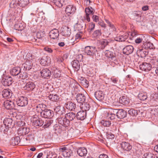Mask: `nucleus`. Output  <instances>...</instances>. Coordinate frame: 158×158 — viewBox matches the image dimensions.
Segmentation results:
<instances>
[{
	"label": "nucleus",
	"instance_id": "1",
	"mask_svg": "<svg viewBox=\"0 0 158 158\" xmlns=\"http://www.w3.org/2000/svg\"><path fill=\"white\" fill-rule=\"evenodd\" d=\"M85 55L92 58L96 57V53L97 51L95 47L92 46H87L84 49Z\"/></svg>",
	"mask_w": 158,
	"mask_h": 158
},
{
	"label": "nucleus",
	"instance_id": "2",
	"mask_svg": "<svg viewBox=\"0 0 158 158\" xmlns=\"http://www.w3.org/2000/svg\"><path fill=\"white\" fill-rule=\"evenodd\" d=\"M104 54L107 59L110 61H112L110 65H113L114 63L113 62V61H114L116 60L115 53L113 50H106L104 52Z\"/></svg>",
	"mask_w": 158,
	"mask_h": 158
},
{
	"label": "nucleus",
	"instance_id": "3",
	"mask_svg": "<svg viewBox=\"0 0 158 158\" xmlns=\"http://www.w3.org/2000/svg\"><path fill=\"white\" fill-rule=\"evenodd\" d=\"M31 121L32 123V125L36 128L41 127L44 124V121L35 115L33 116Z\"/></svg>",
	"mask_w": 158,
	"mask_h": 158
},
{
	"label": "nucleus",
	"instance_id": "4",
	"mask_svg": "<svg viewBox=\"0 0 158 158\" xmlns=\"http://www.w3.org/2000/svg\"><path fill=\"white\" fill-rule=\"evenodd\" d=\"M59 151L62 152V155L64 157H70L73 155L72 151L66 147H64L59 148Z\"/></svg>",
	"mask_w": 158,
	"mask_h": 158
},
{
	"label": "nucleus",
	"instance_id": "5",
	"mask_svg": "<svg viewBox=\"0 0 158 158\" xmlns=\"http://www.w3.org/2000/svg\"><path fill=\"white\" fill-rule=\"evenodd\" d=\"M17 105L20 106H24L28 103V98L25 97L21 96L19 97L16 100Z\"/></svg>",
	"mask_w": 158,
	"mask_h": 158
},
{
	"label": "nucleus",
	"instance_id": "6",
	"mask_svg": "<svg viewBox=\"0 0 158 158\" xmlns=\"http://www.w3.org/2000/svg\"><path fill=\"white\" fill-rule=\"evenodd\" d=\"M41 116L44 118H50L53 117L54 115L53 111L48 109H45L40 112Z\"/></svg>",
	"mask_w": 158,
	"mask_h": 158
},
{
	"label": "nucleus",
	"instance_id": "7",
	"mask_svg": "<svg viewBox=\"0 0 158 158\" xmlns=\"http://www.w3.org/2000/svg\"><path fill=\"white\" fill-rule=\"evenodd\" d=\"M57 120L58 123L64 127H68L69 125V121L65 117V115L64 117L60 115V116L57 118Z\"/></svg>",
	"mask_w": 158,
	"mask_h": 158
},
{
	"label": "nucleus",
	"instance_id": "8",
	"mask_svg": "<svg viewBox=\"0 0 158 158\" xmlns=\"http://www.w3.org/2000/svg\"><path fill=\"white\" fill-rule=\"evenodd\" d=\"M13 79L11 77L9 76H5L2 79V82L4 86H9L12 83Z\"/></svg>",
	"mask_w": 158,
	"mask_h": 158
},
{
	"label": "nucleus",
	"instance_id": "9",
	"mask_svg": "<svg viewBox=\"0 0 158 158\" xmlns=\"http://www.w3.org/2000/svg\"><path fill=\"white\" fill-rule=\"evenodd\" d=\"M76 10V9L75 6L69 5L66 6L65 11L67 15L69 16L71 15H73L75 13Z\"/></svg>",
	"mask_w": 158,
	"mask_h": 158
},
{
	"label": "nucleus",
	"instance_id": "10",
	"mask_svg": "<svg viewBox=\"0 0 158 158\" xmlns=\"http://www.w3.org/2000/svg\"><path fill=\"white\" fill-rule=\"evenodd\" d=\"M61 33L65 37H69L71 34V30L68 27L65 26L61 28Z\"/></svg>",
	"mask_w": 158,
	"mask_h": 158
},
{
	"label": "nucleus",
	"instance_id": "11",
	"mask_svg": "<svg viewBox=\"0 0 158 158\" xmlns=\"http://www.w3.org/2000/svg\"><path fill=\"white\" fill-rule=\"evenodd\" d=\"M3 105L7 109H12L14 108L15 104L13 101L6 100L4 102Z\"/></svg>",
	"mask_w": 158,
	"mask_h": 158
},
{
	"label": "nucleus",
	"instance_id": "12",
	"mask_svg": "<svg viewBox=\"0 0 158 158\" xmlns=\"http://www.w3.org/2000/svg\"><path fill=\"white\" fill-rule=\"evenodd\" d=\"M40 73L41 76L44 78L49 79L51 75L50 71L48 69H43Z\"/></svg>",
	"mask_w": 158,
	"mask_h": 158
},
{
	"label": "nucleus",
	"instance_id": "13",
	"mask_svg": "<svg viewBox=\"0 0 158 158\" xmlns=\"http://www.w3.org/2000/svg\"><path fill=\"white\" fill-rule=\"evenodd\" d=\"M33 63L31 60H27L22 65L24 70L27 71L31 69L33 66Z\"/></svg>",
	"mask_w": 158,
	"mask_h": 158
},
{
	"label": "nucleus",
	"instance_id": "14",
	"mask_svg": "<svg viewBox=\"0 0 158 158\" xmlns=\"http://www.w3.org/2000/svg\"><path fill=\"white\" fill-rule=\"evenodd\" d=\"M139 68L142 71L148 72L150 70L152 66L151 64L147 63H144L139 66Z\"/></svg>",
	"mask_w": 158,
	"mask_h": 158
},
{
	"label": "nucleus",
	"instance_id": "15",
	"mask_svg": "<svg viewBox=\"0 0 158 158\" xmlns=\"http://www.w3.org/2000/svg\"><path fill=\"white\" fill-rule=\"evenodd\" d=\"M143 48H139L137 51V54L139 56L141 57H145L148 54V52Z\"/></svg>",
	"mask_w": 158,
	"mask_h": 158
},
{
	"label": "nucleus",
	"instance_id": "16",
	"mask_svg": "<svg viewBox=\"0 0 158 158\" xmlns=\"http://www.w3.org/2000/svg\"><path fill=\"white\" fill-rule=\"evenodd\" d=\"M59 35V31L56 28L52 30L49 32L50 37L53 39H57L58 38Z\"/></svg>",
	"mask_w": 158,
	"mask_h": 158
},
{
	"label": "nucleus",
	"instance_id": "17",
	"mask_svg": "<svg viewBox=\"0 0 158 158\" xmlns=\"http://www.w3.org/2000/svg\"><path fill=\"white\" fill-rule=\"evenodd\" d=\"M105 94L102 91L98 90L94 93V96L98 100L101 101L104 99Z\"/></svg>",
	"mask_w": 158,
	"mask_h": 158
},
{
	"label": "nucleus",
	"instance_id": "18",
	"mask_svg": "<svg viewBox=\"0 0 158 158\" xmlns=\"http://www.w3.org/2000/svg\"><path fill=\"white\" fill-rule=\"evenodd\" d=\"M76 115V118L77 119L83 120L86 118V112L83 110L80 111L77 113Z\"/></svg>",
	"mask_w": 158,
	"mask_h": 158
},
{
	"label": "nucleus",
	"instance_id": "19",
	"mask_svg": "<svg viewBox=\"0 0 158 158\" xmlns=\"http://www.w3.org/2000/svg\"><path fill=\"white\" fill-rule=\"evenodd\" d=\"M12 93L11 90L9 89H3L2 92V95L3 97L9 98L11 97Z\"/></svg>",
	"mask_w": 158,
	"mask_h": 158
},
{
	"label": "nucleus",
	"instance_id": "20",
	"mask_svg": "<svg viewBox=\"0 0 158 158\" xmlns=\"http://www.w3.org/2000/svg\"><path fill=\"white\" fill-rule=\"evenodd\" d=\"M121 145L122 148L124 151H129L132 148V146L128 142H123Z\"/></svg>",
	"mask_w": 158,
	"mask_h": 158
},
{
	"label": "nucleus",
	"instance_id": "21",
	"mask_svg": "<svg viewBox=\"0 0 158 158\" xmlns=\"http://www.w3.org/2000/svg\"><path fill=\"white\" fill-rule=\"evenodd\" d=\"M35 85L32 81H29L26 83L25 86L24 87V89L28 91H32L35 88Z\"/></svg>",
	"mask_w": 158,
	"mask_h": 158
},
{
	"label": "nucleus",
	"instance_id": "22",
	"mask_svg": "<svg viewBox=\"0 0 158 158\" xmlns=\"http://www.w3.org/2000/svg\"><path fill=\"white\" fill-rule=\"evenodd\" d=\"M134 50L133 47L131 45H128L126 46L123 49V53L124 54L128 55L131 54Z\"/></svg>",
	"mask_w": 158,
	"mask_h": 158
},
{
	"label": "nucleus",
	"instance_id": "23",
	"mask_svg": "<svg viewBox=\"0 0 158 158\" xmlns=\"http://www.w3.org/2000/svg\"><path fill=\"white\" fill-rule=\"evenodd\" d=\"M86 25L83 21H78L74 26L77 30H81L85 28Z\"/></svg>",
	"mask_w": 158,
	"mask_h": 158
},
{
	"label": "nucleus",
	"instance_id": "24",
	"mask_svg": "<svg viewBox=\"0 0 158 158\" xmlns=\"http://www.w3.org/2000/svg\"><path fill=\"white\" fill-rule=\"evenodd\" d=\"M30 132V129L27 127L19 128L18 131V133L19 135H26Z\"/></svg>",
	"mask_w": 158,
	"mask_h": 158
},
{
	"label": "nucleus",
	"instance_id": "25",
	"mask_svg": "<svg viewBox=\"0 0 158 158\" xmlns=\"http://www.w3.org/2000/svg\"><path fill=\"white\" fill-rule=\"evenodd\" d=\"M65 107L68 110H74L76 107L75 103L71 101H69L65 103Z\"/></svg>",
	"mask_w": 158,
	"mask_h": 158
},
{
	"label": "nucleus",
	"instance_id": "26",
	"mask_svg": "<svg viewBox=\"0 0 158 158\" xmlns=\"http://www.w3.org/2000/svg\"><path fill=\"white\" fill-rule=\"evenodd\" d=\"M21 69L19 67H15L12 68L10 70V73L12 76H19L21 73Z\"/></svg>",
	"mask_w": 158,
	"mask_h": 158
},
{
	"label": "nucleus",
	"instance_id": "27",
	"mask_svg": "<svg viewBox=\"0 0 158 158\" xmlns=\"http://www.w3.org/2000/svg\"><path fill=\"white\" fill-rule=\"evenodd\" d=\"M119 102L120 103L124 105H127L130 102L129 98L126 96H123L119 99Z\"/></svg>",
	"mask_w": 158,
	"mask_h": 158
},
{
	"label": "nucleus",
	"instance_id": "28",
	"mask_svg": "<svg viewBox=\"0 0 158 158\" xmlns=\"http://www.w3.org/2000/svg\"><path fill=\"white\" fill-rule=\"evenodd\" d=\"M127 113L123 109H119L118 110L117 116L118 118L122 119L126 116Z\"/></svg>",
	"mask_w": 158,
	"mask_h": 158
},
{
	"label": "nucleus",
	"instance_id": "29",
	"mask_svg": "<svg viewBox=\"0 0 158 158\" xmlns=\"http://www.w3.org/2000/svg\"><path fill=\"white\" fill-rule=\"evenodd\" d=\"M65 115L70 123V121H73L76 118V114L73 112H69L66 114Z\"/></svg>",
	"mask_w": 158,
	"mask_h": 158
},
{
	"label": "nucleus",
	"instance_id": "30",
	"mask_svg": "<svg viewBox=\"0 0 158 158\" xmlns=\"http://www.w3.org/2000/svg\"><path fill=\"white\" fill-rule=\"evenodd\" d=\"M19 6V0H12L10 4V7L12 9L16 10Z\"/></svg>",
	"mask_w": 158,
	"mask_h": 158
},
{
	"label": "nucleus",
	"instance_id": "31",
	"mask_svg": "<svg viewBox=\"0 0 158 158\" xmlns=\"http://www.w3.org/2000/svg\"><path fill=\"white\" fill-rule=\"evenodd\" d=\"M76 98L78 102L82 103L85 100V97L84 94H79L77 95Z\"/></svg>",
	"mask_w": 158,
	"mask_h": 158
},
{
	"label": "nucleus",
	"instance_id": "32",
	"mask_svg": "<svg viewBox=\"0 0 158 158\" xmlns=\"http://www.w3.org/2000/svg\"><path fill=\"white\" fill-rule=\"evenodd\" d=\"M77 154L81 156H85L87 153V149L84 147H81L79 148L77 150Z\"/></svg>",
	"mask_w": 158,
	"mask_h": 158
},
{
	"label": "nucleus",
	"instance_id": "33",
	"mask_svg": "<svg viewBox=\"0 0 158 158\" xmlns=\"http://www.w3.org/2000/svg\"><path fill=\"white\" fill-rule=\"evenodd\" d=\"M13 120L11 118H6L3 121V123L7 127L9 128L13 127L14 126L12 125Z\"/></svg>",
	"mask_w": 158,
	"mask_h": 158
},
{
	"label": "nucleus",
	"instance_id": "34",
	"mask_svg": "<svg viewBox=\"0 0 158 158\" xmlns=\"http://www.w3.org/2000/svg\"><path fill=\"white\" fill-rule=\"evenodd\" d=\"M55 112L57 114L61 115L64 113V107L60 106H57L54 109Z\"/></svg>",
	"mask_w": 158,
	"mask_h": 158
},
{
	"label": "nucleus",
	"instance_id": "35",
	"mask_svg": "<svg viewBox=\"0 0 158 158\" xmlns=\"http://www.w3.org/2000/svg\"><path fill=\"white\" fill-rule=\"evenodd\" d=\"M72 67L75 69V70L77 71L80 68V64L79 60H74L71 63Z\"/></svg>",
	"mask_w": 158,
	"mask_h": 158
},
{
	"label": "nucleus",
	"instance_id": "36",
	"mask_svg": "<svg viewBox=\"0 0 158 158\" xmlns=\"http://www.w3.org/2000/svg\"><path fill=\"white\" fill-rule=\"evenodd\" d=\"M50 62V60L48 57H42L41 59L40 63L42 65L45 66L48 65Z\"/></svg>",
	"mask_w": 158,
	"mask_h": 158
},
{
	"label": "nucleus",
	"instance_id": "37",
	"mask_svg": "<svg viewBox=\"0 0 158 158\" xmlns=\"http://www.w3.org/2000/svg\"><path fill=\"white\" fill-rule=\"evenodd\" d=\"M102 32L101 29L96 30L94 31L92 34V37L95 39H98L101 36Z\"/></svg>",
	"mask_w": 158,
	"mask_h": 158
},
{
	"label": "nucleus",
	"instance_id": "38",
	"mask_svg": "<svg viewBox=\"0 0 158 158\" xmlns=\"http://www.w3.org/2000/svg\"><path fill=\"white\" fill-rule=\"evenodd\" d=\"M128 38V35L127 34H124L122 35H119L115 38V40L118 41H124Z\"/></svg>",
	"mask_w": 158,
	"mask_h": 158
},
{
	"label": "nucleus",
	"instance_id": "39",
	"mask_svg": "<svg viewBox=\"0 0 158 158\" xmlns=\"http://www.w3.org/2000/svg\"><path fill=\"white\" fill-rule=\"evenodd\" d=\"M46 106L44 104H40L36 106L35 108L37 111L40 113L41 112L43 111L46 109Z\"/></svg>",
	"mask_w": 158,
	"mask_h": 158
},
{
	"label": "nucleus",
	"instance_id": "40",
	"mask_svg": "<svg viewBox=\"0 0 158 158\" xmlns=\"http://www.w3.org/2000/svg\"><path fill=\"white\" fill-rule=\"evenodd\" d=\"M78 81L82 85H84L85 87H88L89 86V81L85 77H81L79 78Z\"/></svg>",
	"mask_w": 158,
	"mask_h": 158
},
{
	"label": "nucleus",
	"instance_id": "41",
	"mask_svg": "<svg viewBox=\"0 0 158 158\" xmlns=\"http://www.w3.org/2000/svg\"><path fill=\"white\" fill-rule=\"evenodd\" d=\"M10 142L12 144L13 146L19 145L20 142L19 137L15 136L14 137L13 139H12L11 140Z\"/></svg>",
	"mask_w": 158,
	"mask_h": 158
},
{
	"label": "nucleus",
	"instance_id": "42",
	"mask_svg": "<svg viewBox=\"0 0 158 158\" xmlns=\"http://www.w3.org/2000/svg\"><path fill=\"white\" fill-rule=\"evenodd\" d=\"M146 49H153L155 48V47L153 44L151 42L144 43L142 47Z\"/></svg>",
	"mask_w": 158,
	"mask_h": 158
},
{
	"label": "nucleus",
	"instance_id": "43",
	"mask_svg": "<svg viewBox=\"0 0 158 158\" xmlns=\"http://www.w3.org/2000/svg\"><path fill=\"white\" fill-rule=\"evenodd\" d=\"M49 99L51 101L57 102L59 99V96L56 94H50L48 96Z\"/></svg>",
	"mask_w": 158,
	"mask_h": 158
},
{
	"label": "nucleus",
	"instance_id": "44",
	"mask_svg": "<svg viewBox=\"0 0 158 158\" xmlns=\"http://www.w3.org/2000/svg\"><path fill=\"white\" fill-rule=\"evenodd\" d=\"M82 110L84 111H85L86 112V111L88 110L90 108V106L88 102H83L82 103L81 106Z\"/></svg>",
	"mask_w": 158,
	"mask_h": 158
},
{
	"label": "nucleus",
	"instance_id": "45",
	"mask_svg": "<svg viewBox=\"0 0 158 158\" xmlns=\"http://www.w3.org/2000/svg\"><path fill=\"white\" fill-rule=\"evenodd\" d=\"M138 98L141 100H145L147 98V93L144 92L139 93L138 95Z\"/></svg>",
	"mask_w": 158,
	"mask_h": 158
},
{
	"label": "nucleus",
	"instance_id": "46",
	"mask_svg": "<svg viewBox=\"0 0 158 158\" xmlns=\"http://www.w3.org/2000/svg\"><path fill=\"white\" fill-rule=\"evenodd\" d=\"M100 123L101 125L105 127H109L111 125V122L108 120H103Z\"/></svg>",
	"mask_w": 158,
	"mask_h": 158
},
{
	"label": "nucleus",
	"instance_id": "47",
	"mask_svg": "<svg viewBox=\"0 0 158 158\" xmlns=\"http://www.w3.org/2000/svg\"><path fill=\"white\" fill-rule=\"evenodd\" d=\"M46 155V158H54V157H55L56 155L53 153L52 152L46 151L44 154V155Z\"/></svg>",
	"mask_w": 158,
	"mask_h": 158
},
{
	"label": "nucleus",
	"instance_id": "48",
	"mask_svg": "<svg viewBox=\"0 0 158 158\" xmlns=\"http://www.w3.org/2000/svg\"><path fill=\"white\" fill-rule=\"evenodd\" d=\"M85 14L89 15L90 14L93 15L95 12V10L91 7L90 8L87 7L85 9Z\"/></svg>",
	"mask_w": 158,
	"mask_h": 158
},
{
	"label": "nucleus",
	"instance_id": "49",
	"mask_svg": "<svg viewBox=\"0 0 158 158\" xmlns=\"http://www.w3.org/2000/svg\"><path fill=\"white\" fill-rule=\"evenodd\" d=\"M53 120L51 119H48L46 120L44 122V125L43 126V127L46 128L48 127L53 123Z\"/></svg>",
	"mask_w": 158,
	"mask_h": 158
},
{
	"label": "nucleus",
	"instance_id": "50",
	"mask_svg": "<svg viewBox=\"0 0 158 158\" xmlns=\"http://www.w3.org/2000/svg\"><path fill=\"white\" fill-rule=\"evenodd\" d=\"M9 128L7 127L4 123L0 127V131L5 134H6L8 131Z\"/></svg>",
	"mask_w": 158,
	"mask_h": 158
},
{
	"label": "nucleus",
	"instance_id": "51",
	"mask_svg": "<svg viewBox=\"0 0 158 158\" xmlns=\"http://www.w3.org/2000/svg\"><path fill=\"white\" fill-rule=\"evenodd\" d=\"M19 6L22 7H25L29 3V0H19Z\"/></svg>",
	"mask_w": 158,
	"mask_h": 158
},
{
	"label": "nucleus",
	"instance_id": "52",
	"mask_svg": "<svg viewBox=\"0 0 158 158\" xmlns=\"http://www.w3.org/2000/svg\"><path fill=\"white\" fill-rule=\"evenodd\" d=\"M45 35V32L44 31H37L36 33V36L37 38L39 39H40L42 37H44Z\"/></svg>",
	"mask_w": 158,
	"mask_h": 158
},
{
	"label": "nucleus",
	"instance_id": "53",
	"mask_svg": "<svg viewBox=\"0 0 158 158\" xmlns=\"http://www.w3.org/2000/svg\"><path fill=\"white\" fill-rule=\"evenodd\" d=\"M128 113L132 116H136L138 114V111L136 110L131 109L128 111Z\"/></svg>",
	"mask_w": 158,
	"mask_h": 158
},
{
	"label": "nucleus",
	"instance_id": "54",
	"mask_svg": "<svg viewBox=\"0 0 158 158\" xmlns=\"http://www.w3.org/2000/svg\"><path fill=\"white\" fill-rule=\"evenodd\" d=\"M143 158H155V156L151 153H146L143 155Z\"/></svg>",
	"mask_w": 158,
	"mask_h": 158
},
{
	"label": "nucleus",
	"instance_id": "55",
	"mask_svg": "<svg viewBox=\"0 0 158 158\" xmlns=\"http://www.w3.org/2000/svg\"><path fill=\"white\" fill-rule=\"evenodd\" d=\"M105 21L108 26L112 29L113 31H116V29L115 27L114 24H112L108 20L105 19Z\"/></svg>",
	"mask_w": 158,
	"mask_h": 158
},
{
	"label": "nucleus",
	"instance_id": "56",
	"mask_svg": "<svg viewBox=\"0 0 158 158\" xmlns=\"http://www.w3.org/2000/svg\"><path fill=\"white\" fill-rule=\"evenodd\" d=\"M18 76L19 78L22 79H24L27 77L28 75L27 73L26 72H23V73H22L21 72Z\"/></svg>",
	"mask_w": 158,
	"mask_h": 158
},
{
	"label": "nucleus",
	"instance_id": "57",
	"mask_svg": "<svg viewBox=\"0 0 158 158\" xmlns=\"http://www.w3.org/2000/svg\"><path fill=\"white\" fill-rule=\"evenodd\" d=\"M100 43L102 46V48H104L108 44L109 42L106 40L103 39L101 40Z\"/></svg>",
	"mask_w": 158,
	"mask_h": 158
},
{
	"label": "nucleus",
	"instance_id": "58",
	"mask_svg": "<svg viewBox=\"0 0 158 158\" xmlns=\"http://www.w3.org/2000/svg\"><path fill=\"white\" fill-rule=\"evenodd\" d=\"M95 24L91 22L89 23V26L88 31L89 33L94 30L95 28Z\"/></svg>",
	"mask_w": 158,
	"mask_h": 158
},
{
	"label": "nucleus",
	"instance_id": "59",
	"mask_svg": "<svg viewBox=\"0 0 158 158\" xmlns=\"http://www.w3.org/2000/svg\"><path fill=\"white\" fill-rule=\"evenodd\" d=\"M52 2L54 4L58 7L62 6V4L60 0H53Z\"/></svg>",
	"mask_w": 158,
	"mask_h": 158
},
{
	"label": "nucleus",
	"instance_id": "60",
	"mask_svg": "<svg viewBox=\"0 0 158 158\" xmlns=\"http://www.w3.org/2000/svg\"><path fill=\"white\" fill-rule=\"evenodd\" d=\"M151 64L154 65L153 67L158 65V60L157 59H152L150 61Z\"/></svg>",
	"mask_w": 158,
	"mask_h": 158
},
{
	"label": "nucleus",
	"instance_id": "61",
	"mask_svg": "<svg viewBox=\"0 0 158 158\" xmlns=\"http://www.w3.org/2000/svg\"><path fill=\"white\" fill-rule=\"evenodd\" d=\"M55 129V133L57 135L60 134L62 132V130L60 127H56Z\"/></svg>",
	"mask_w": 158,
	"mask_h": 158
},
{
	"label": "nucleus",
	"instance_id": "62",
	"mask_svg": "<svg viewBox=\"0 0 158 158\" xmlns=\"http://www.w3.org/2000/svg\"><path fill=\"white\" fill-rule=\"evenodd\" d=\"M54 75L55 78L60 77L61 76V72L58 70H55L54 73Z\"/></svg>",
	"mask_w": 158,
	"mask_h": 158
},
{
	"label": "nucleus",
	"instance_id": "63",
	"mask_svg": "<svg viewBox=\"0 0 158 158\" xmlns=\"http://www.w3.org/2000/svg\"><path fill=\"white\" fill-rule=\"evenodd\" d=\"M21 24H15L14 26L15 29L18 31H21L23 30L24 27L22 26L21 27Z\"/></svg>",
	"mask_w": 158,
	"mask_h": 158
},
{
	"label": "nucleus",
	"instance_id": "64",
	"mask_svg": "<svg viewBox=\"0 0 158 158\" xmlns=\"http://www.w3.org/2000/svg\"><path fill=\"white\" fill-rule=\"evenodd\" d=\"M93 21L95 22H97L99 21V17L97 15H93L92 16Z\"/></svg>",
	"mask_w": 158,
	"mask_h": 158
}]
</instances>
